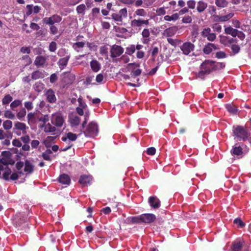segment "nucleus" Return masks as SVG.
<instances>
[{
	"instance_id": "obj_58",
	"label": "nucleus",
	"mask_w": 251,
	"mask_h": 251,
	"mask_svg": "<svg viewBox=\"0 0 251 251\" xmlns=\"http://www.w3.org/2000/svg\"><path fill=\"white\" fill-rule=\"evenodd\" d=\"M187 4L188 8L190 9H194L196 5V2L193 0H189L187 1Z\"/></svg>"
},
{
	"instance_id": "obj_57",
	"label": "nucleus",
	"mask_w": 251,
	"mask_h": 251,
	"mask_svg": "<svg viewBox=\"0 0 251 251\" xmlns=\"http://www.w3.org/2000/svg\"><path fill=\"white\" fill-rule=\"evenodd\" d=\"M192 21V18L189 16H184L182 20V23L186 24L191 23Z\"/></svg>"
},
{
	"instance_id": "obj_6",
	"label": "nucleus",
	"mask_w": 251,
	"mask_h": 251,
	"mask_svg": "<svg viewBox=\"0 0 251 251\" xmlns=\"http://www.w3.org/2000/svg\"><path fill=\"white\" fill-rule=\"evenodd\" d=\"M75 79V75L70 72L63 73L61 75L62 82L65 85L72 84Z\"/></svg>"
},
{
	"instance_id": "obj_38",
	"label": "nucleus",
	"mask_w": 251,
	"mask_h": 251,
	"mask_svg": "<svg viewBox=\"0 0 251 251\" xmlns=\"http://www.w3.org/2000/svg\"><path fill=\"white\" fill-rule=\"evenodd\" d=\"M178 18H179L178 14H177V13L173 14L171 16L166 15V16H165L164 17V20L166 21H176L177 20H178Z\"/></svg>"
},
{
	"instance_id": "obj_16",
	"label": "nucleus",
	"mask_w": 251,
	"mask_h": 251,
	"mask_svg": "<svg viewBox=\"0 0 251 251\" xmlns=\"http://www.w3.org/2000/svg\"><path fill=\"white\" fill-rule=\"evenodd\" d=\"M218 47L212 43H208L206 45L203 49V51L206 54H208L211 53L213 50H218Z\"/></svg>"
},
{
	"instance_id": "obj_55",
	"label": "nucleus",
	"mask_w": 251,
	"mask_h": 251,
	"mask_svg": "<svg viewBox=\"0 0 251 251\" xmlns=\"http://www.w3.org/2000/svg\"><path fill=\"white\" fill-rule=\"evenodd\" d=\"M234 223L237 224L239 227L242 228L244 226V223L241 220L240 218H237L234 220Z\"/></svg>"
},
{
	"instance_id": "obj_62",
	"label": "nucleus",
	"mask_w": 251,
	"mask_h": 251,
	"mask_svg": "<svg viewBox=\"0 0 251 251\" xmlns=\"http://www.w3.org/2000/svg\"><path fill=\"white\" fill-rule=\"evenodd\" d=\"M156 150L153 147H151L147 149V153L150 155H153L155 153Z\"/></svg>"
},
{
	"instance_id": "obj_47",
	"label": "nucleus",
	"mask_w": 251,
	"mask_h": 251,
	"mask_svg": "<svg viewBox=\"0 0 251 251\" xmlns=\"http://www.w3.org/2000/svg\"><path fill=\"white\" fill-rule=\"evenodd\" d=\"M135 51V46L131 45L126 48V53L131 55Z\"/></svg>"
},
{
	"instance_id": "obj_1",
	"label": "nucleus",
	"mask_w": 251,
	"mask_h": 251,
	"mask_svg": "<svg viewBox=\"0 0 251 251\" xmlns=\"http://www.w3.org/2000/svg\"><path fill=\"white\" fill-rule=\"evenodd\" d=\"M232 132L234 139L239 141L246 140L250 135L248 130L240 126H234L232 127Z\"/></svg>"
},
{
	"instance_id": "obj_51",
	"label": "nucleus",
	"mask_w": 251,
	"mask_h": 251,
	"mask_svg": "<svg viewBox=\"0 0 251 251\" xmlns=\"http://www.w3.org/2000/svg\"><path fill=\"white\" fill-rule=\"evenodd\" d=\"M226 56L227 55L226 54V53L223 51H218L215 54V57L219 59L225 58L226 57Z\"/></svg>"
},
{
	"instance_id": "obj_33",
	"label": "nucleus",
	"mask_w": 251,
	"mask_h": 251,
	"mask_svg": "<svg viewBox=\"0 0 251 251\" xmlns=\"http://www.w3.org/2000/svg\"><path fill=\"white\" fill-rule=\"evenodd\" d=\"M226 107L227 111L232 114H236L238 111L237 107L233 104H226Z\"/></svg>"
},
{
	"instance_id": "obj_50",
	"label": "nucleus",
	"mask_w": 251,
	"mask_h": 251,
	"mask_svg": "<svg viewBox=\"0 0 251 251\" xmlns=\"http://www.w3.org/2000/svg\"><path fill=\"white\" fill-rule=\"evenodd\" d=\"M231 49L233 54H235L240 51V47L237 44H232L231 46Z\"/></svg>"
},
{
	"instance_id": "obj_60",
	"label": "nucleus",
	"mask_w": 251,
	"mask_h": 251,
	"mask_svg": "<svg viewBox=\"0 0 251 251\" xmlns=\"http://www.w3.org/2000/svg\"><path fill=\"white\" fill-rule=\"evenodd\" d=\"M156 13L159 16L165 15L166 13L165 9L164 7L159 8L156 10Z\"/></svg>"
},
{
	"instance_id": "obj_26",
	"label": "nucleus",
	"mask_w": 251,
	"mask_h": 251,
	"mask_svg": "<svg viewBox=\"0 0 251 251\" xmlns=\"http://www.w3.org/2000/svg\"><path fill=\"white\" fill-rule=\"evenodd\" d=\"M177 28L176 26H173L167 28L164 31V35L167 37L174 36L176 33Z\"/></svg>"
},
{
	"instance_id": "obj_49",
	"label": "nucleus",
	"mask_w": 251,
	"mask_h": 251,
	"mask_svg": "<svg viewBox=\"0 0 251 251\" xmlns=\"http://www.w3.org/2000/svg\"><path fill=\"white\" fill-rule=\"evenodd\" d=\"M44 88V84L41 82H37L34 86V89L38 92H40Z\"/></svg>"
},
{
	"instance_id": "obj_42",
	"label": "nucleus",
	"mask_w": 251,
	"mask_h": 251,
	"mask_svg": "<svg viewBox=\"0 0 251 251\" xmlns=\"http://www.w3.org/2000/svg\"><path fill=\"white\" fill-rule=\"evenodd\" d=\"M134 15L144 17L147 15V13L144 9H138L135 11Z\"/></svg>"
},
{
	"instance_id": "obj_17",
	"label": "nucleus",
	"mask_w": 251,
	"mask_h": 251,
	"mask_svg": "<svg viewBox=\"0 0 251 251\" xmlns=\"http://www.w3.org/2000/svg\"><path fill=\"white\" fill-rule=\"evenodd\" d=\"M27 129H28V127L24 123L16 122L14 124V130H20L22 131L23 133L25 134L26 132V130Z\"/></svg>"
},
{
	"instance_id": "obj_35",
	"label": "nucleus",
	"mask_w": 251,
	"mask_h": 251,
	"mask_svg": "<svg viewBox=\"0 0 251 251\" xmlns=\"http://www.w3.org/2000/svg\"><path fill=\"white\" fill-rule=\"evenodd\" d=\"M237 29L233 28L229 26L225 29V32L226 34H230L233 37H236L237 33Z\"/></svg>"
},
{
	"instance_id": "obj_59",
	"label": "nucleus",
	"mask_w": 251,
	"mask_h": 251,
	"mask_svg": "<svg viewBox=\"0 0 251 251\" xmlns=\"http://www.w3.org/2000/svg\"><path fill=\"white\" fill-rule=\"evenodd\" d=\"M108 52V49L106 46H102L100 48V53L101 55H104L107 54Z\"/></svg>"
},
{
	"instance_id": "obj_10",
	"label": "nucleus",
	"mask_w": 251,
	"mask_h": 251,
	"mask_svg": "<svg viewBox=\"0 0 251 251\" xmlns=\"http://www.w3.org/2000/svg\"><path fill=\"white\" fill-rule=\"evenodd\" d=\"M130 24L133 27H140L143 25H149V20H145L141 18L135 19L131 21Z\"/></svg>"
},
{
	"instance_id": "obj_45",
	"label": "nucleus",
	"mask_w": 251,
	"mask_h": 251,
	"mask_svg": "<svg viewBox=\"0 0 251 251\" xmlns=\"http://www.w3.org/2000/svg\"><path fill=\"white\" fill-rule=\"evenodd\" d=\"M85 9L86 6L84 4H81L78 5L76 9L78 14H81L82 15L84 14Z\"/></svg>"
},
{
	"instance_id": "obj_29",
	"label": "nucleus",
	"mask_w": 251,
	"mask_h": 251,
	"mask_svg": "<svg viewBox=\"0 0 251 251\" xmlns=\"http://www.w3.org/2000/svg\"><path fill=\"white\" fill-rule=\"evenodd\" d=\"M90 66L94 72H98L101 67L100 63L96 60H93L91 61Z\"/></svg>"
},
{
	"instance_id": "obj_25",
	"label": "nucleus",
	"mask_w": 251,
	"mask_h": 251,
	"mask_svg": "<svg viewBox=\"0 0 251 251\" xmlns=\"http://www.w3.org/2000/svg\"><path fill=\"white\" fill-rule=\"evenodd\" d=\"M13 134L9 131H4L3 129H0V140H3L5 138H12Z\"/></svg>"
},
{
	"instance_id": "obj_27",
	"label": "nucleus",
	"mask_w": 251,
	"mask_h": 251,
	"mask_svg": "<svg viewBox=\"0 0 251 251\" xmlns=\"http://www.w3.org/2000/svg\"><path fill=\"white\" fill-rule=\"evenodd\" d=\"M45 77L44 71L37 70L33 72L31 74V78L34 80H36L39 78H43Z\"/></svg>"
},
{
	"instance_id": "obj_9",
	"label": "nucleus",
	"mask_w": 251,
	"mask_h": 251,
	"mask_svg": "<svg viewBox=\"0 0 251 251\" xmlns=\"http://www.w3.org/2000/svg\"><path fill=\"white\" fill-rule=\"evenodd\" d=\"M234 13L230 12L228 14L224 16H219L214 14L212 15L213 21L215 22H224L228 21L234 16Z\"/></svg>"
},
{
	"instance_id": "obj_34",
	"label": "nucleus",
	"mask_w": 251,
	"mask_h": 251,
	"mask_svg": "<svg viewBox=\"0 0 251 251\" xmlns=\"http://www.w3.org/2000/svg\"><path fill=\"white\" fill-rule=\"evenodd\" d=\"M70 123L72 126H78L80 122V119L77 116H72L70 118Z\"/></svg>"
},
{
	"instance_id": "obj_23",
	"label": "nucleus",
	"mask_w": 251,
	"mask_h": 251,
	"mask_svg": "<svg viewBox=\"0 0 251 251\" xmlns=\"http://www.w3.org/2000/svg\"><path fill=\"white\" fill-rule=\"evenodd\" d=\"M85 43L84 42H77L73 44L72 48L77 52L82 51V49L84 48Z\"/></svg>"
},
{
	"instance_id": "obj_43",
	"label": "nucleus",
	"mask_w": 251,
	"mask_h": 251,
	"mask_svg": "<svg viewBox=\"0 0 251 251\" xmlns=\"http://www.w3.org/2000/svg\"><path fill=\"white\" fill-rule=\"evenodd\" d=\"M26 114V111L25 108L23 107L17 113V117L18 119L21 120L24 118Z\"/></svg>"
},
{
	"instance_id": "obj_20",
	"label": "nucleus",
	"mask_w": 251,
	"mask_h": 251,
	"mask_svg": "<svg viewBox=\"0 0 251 251\" xmlns=\"http://www.w3.org/2000/svg\"><path fill=\"white\" fill-rule=\"evenodd\" d=\"M46 62V59L42 56H37L34 60V63L35 65L38 67H43Z\"/></svg>"
},
{
	"instance_id": "obj_13",
	"label": "nucleus",
	"mask_w": 251,
	"mask_h": 251,
	"mask_svg": "<svg viewBox=\"0 0 251 251\" xmlns=\"http://www.w3.org/2000/svg\"><path fill=\"white\" fill-rule=\"evenodd\" d=\"M201 35L203 37H206L209 41H214L216 37L215 34L211 32V29L209 27L204 28Z\"/></svg>"
},
{
	"instance_id": "obj_37",
	"label": "nucleus",
	"mask_w": 251,
	"mask_h": 251,
	"mask_svg": "<svg viewBox=\"0 0 251 251\" xmlns=\"http://www.w3.org/2000/svg\"><path fill=\"white\" fill-rule=\"evenodd\" d=\"M215 4L220 8L226 7L228 5V1L226 0H215Z\"/></svg>"
},
{
	"instance_id": "obj_64",
	"label": "nucleus",
	"mask_w": 251,
	"mask_h": 251,
	"mask_svg": "<svg viewBox=\"0 0 251 251\" xmlns=\"http://www.w3.org/2000/svg\"><path fill=\"white\" fill-rule=\"evenodd\" d=\"M12 144L15 147H20L22 146V143L19 139H14L12 141Z\"/></svg>"
},
{
	"instance_id": "obj_24",
	"label": "nucleus",
	"mask_w": 251,
	"mask_h": 251,
	"mask_svg": "<svg viewBox=\"0 0 251 251\" xmlns=\"http://www.w3.org/2000/svg\"><path fill=\"white\" fill-rule=\"evenodd\" d=\"M58 181L62 184L68 185L71 182V179L68 175L62 174L59 176Z\"/></svg>"
},
{
	"instance_id": "obj_19",
	"label": "nucleus",
	"mask_w": 251,
	"mask_h": 251,
	"mask_svg": "<svg viewBox=\"0 0 251 251\" xmlns=\"http://www.w3.org/2000/svg\"><path fill=\"white\" fill-rule=\"evenodd\" d=\"M142 36L143 37L142 43L144 44H148L149 41V37L150 36V29L148 28H144L142 32Z\"/></svg>"
},
{
	"instance_id": "obj_52",
	"label": "nucleus",
	"mask_w": 251,
	"mask_h": 251,
	"mask_svg": "<svg viewBox=\"0 0 251 251\" xmlns=\"http://www.w3.org/2000/svg\"><path fill=\"white\" fill-rule=\"evenodd\" d=\"M24 105L25 109H26L28 111L31 110L33 108V105L31 101H25L24 102Z\"/></svg>"
},
{
	"instance_id": "obj_28",
	"label": "nucleus",
	"mask_w": 251,
	"mask_h": 251,
	"mask_svg": "<svg viewBox=\"0 0 251 251\" xmlns=\"http://www.w3.org/2000/svg\"><path fill=\"white\" fill-rule=\"evenodd\" d=\"M242 244L240 241H236L232 243L231 249L229 251H242Z\"/></svg>"
},
{
	"instance_id": "obj_21",
	"label": "nucleus",
	"mask_w": 251,
	"mask_h": 251,
	"mask_svg": "<svg viewBox=\"0 0 251 251\" xmlns=\"http://www.w3.org/2000/svg\"><path fill=\"white\" fill-rule=\"evenodd\" d=\"M34 166L28 160L25 162L24 171L28 174H31L34 171Z\"/></svg>"
},
{
	"instance_id": "obj_3",
	"label": "nucleus",
	"mask_w": 251,
	"mask_h": 251,
	"mask_svg": "<svg viewBox=\"0 0 251 251\" xmlns=\"http://www.w3.org/2000/svg\"><path fill=\"white\" fill-rule=\"evenodd\" d=\"M77 137V135L72 132H68L65 135V136H63L61 138L62 140L64 142H66L68 145V146L64 148L63 151H66L70 149L73 146V144L71 143V142L75 141Z\"/></svg>"
},
{
	"instance_id": "obj_18",
	"label": "nucleus",
	"mask_w": 251,
	"mask_h": 251,
	"mask_svg": "<svg viewBox=\"0 0 251 251\" xmlns=\"http://www.w3.org/2000/svg\"><path fill=\"white\" fill-rule=\"evenodd\" d=\"M92 178L89 176L82 175L80 177L79 182L82 185V186H87L90 184Z\"/></svg>"
},
{
	"instance_id": "obj_40",
	"label": "nucleus",
	"mask_w": 251,
	"mask_h": 251,
	"mask_svg": "<svg viewBox=\"0 0 251 251\" xmlns=\"http://www.w3.org/2000/svg\"><path fill=\"white\" fill-rule=\"evenodd\" d=\"M51 153V150H50V149H48L42 153V157L46 160L50 161L51 159L50 155Z\"/></svg>"
},
{
	"instance_id": "obj_22",
	"label": "nucleus",
	"mask_w": 251,
	"mask_h": 251,
	"mask_svg": "<svg viewBox=\"0 0 251 251\" xmlns=\"http://www.w3.org/2000/svg\"><path fill=\"white\" fill-rule=\"evenodd\" d=\"M70 58V55H67L65 57L59 59L58 62V65L60 69H63L67 65L69 60Z\"/></svg>"
},
{
	"instance_id": "obj_56",
	"label": "nucleus",
	"mask_w": 251,
	"mask_h": 251,
	"mask_svg": "<svg viewBox=\"0 0 251 251\" xmlns=\"http://www.w3.org/2000/svg\"><path fill=\"white\" fill-rule=\"evenodd\" d=\"M56 48H57L56 43L54 41L51 42L50 43V46H49L50 51L51 52H54L56 50Z\"/></svg>"
},
{
	"instance_id": "obj_2",
	"label": "nucleus",
	"mask_w": 251,
	"mask_h": 251,
	"mask_svg": "<svg viewBox=\"0 0 251 251\" xmlns=\"http://www.w3.org/2000/svg\"><path fill=\"white\" fill-rule=\"evenodd\" d=\"M201 70L199 72L198 76L203 78L205 75L209 74L214 70V61L207 60L203 62L201 66Z\"/></svg>"
},
{
	"instance_id": "obj_14",
	"label": "nucleus",
	"mask_w": 251,
	"mask_h": 251,
	"mask_svg": "<svg viewBox=\"0 0 251 251\" xmlns=\"http://www.w3.org/2000/svg\"><path fill=\"white\" fill-rule=\"evenodd\" d=\"M156 219V216L153 214H143L140 215V219L143 223L149 224L153 222Z\"/></svg>"
},
{
	"instance_id": "obj_32",
	"label": "nucleus",
	"mask_w": 251,
	"mask_h": 251,
	"mask_svg": "<svg viewBox=\"0 0 251 251\" xmlns=\"http://www.w3.org/2000/svg\"><path fill=\"white\" fill-rule=\"evenodd\" d=\"M231 152L233 155H241L243 154V149L240 146L235 145L231 151Z\"/></svg>"
},
{
	"instance_id": "obj_41",
	"label": "nucleus",
	"mask_w": 251,
	"mask_h": 251,
	"mask_svg": "<svg viewBox=\"0 0 251 251\" xmlns=\"http://www.w3.org/2000/svg\"><path fill=\"white\" fill-rule=\"evenodd\" d=\"M3 174V178L5 180H8L9 179V175L11 173V170L8 167H6L4 168Z\"/></svg>"
},
{
	"instance_id": "obj_12",
	"label": "nucleus",
	"mask_w": 251,
	"mask_h": 251,
	"mask_svg": "<svg viewBox=\"0 0 251 251\" xmlns=\"http://www.w3.org/2000/svg\"><path fill=\"white\" fill-rule=\"evenodd\" d=\"M45 95L46 97L47 101L50 103H55L56 101V98L54 91L51 89H49L45 91Z\"/></svg>"
},
{
	"instance_id": "obj_54",
	"label": "nucleus",
	"mask_w": 251,
	"mask_h": 251,
	"mask_svg": "<svg viewBox=\"0 0 251 251\" xmlns=\"http://www.w3.org/2000/svg\"><path fill=\"white\" fill-rule=\"evenodd\" d=\"M111 16L112 19L115 21L122 22L123 20V18L121 17L119 14L113 13Z\"/></svg>"
},
{
	"instance_id": "obj_30",
	"label": "nucleus",
	"mask_w": 251,
	"mask_h": 251,
	"mask_svg": "<svg viewBox=\"0 0 251 251\" xmlns=\"http://www.w3.org/2000/svg\"><path fill=\"white\" fill-rule=\"evenodd\" d=\"M207 7V3L202 0L199 1L197 3V10L199 13L204 11Z\"/></svg>"
},
{
	"instance_id": "obj_31",
	"label": "nucleus",
	"mask_w": 251,
	"mask_h": 251,
	"mask_svg": "<svg viewBox=\"0 0 251 251\" xmlns=\"http://www.w3.org/2000/svg\"><path fill=\"white\" fill-rule=\"evenodd\" d=\"M42 127H44V131L46 133H53L56 131V127L50 123L44 124Z\"/></svg>"
},
{
	"instance_id": "obj_15",
	"label": "nucleus",
	"mask_w": 251,
	"mask_h": 251,
	"mask_svg": "<svg viewBox=\"0 0 251 251\" xmlns=\"http://www.w3.org/2000/svg\"><path fill=\"white\" fill-rule=\"evenodd\" d=\"M149 202L151 206L154 209H157L160 206V201L156 196L150 197L149 198Z\"/></svg>"
},
{
	"instance_id": "obj_48",
	"label": "nucleus",
	"mask_w": 251,
	"mask_h": 251,
	"mask_svg": "<svg viewBox=\"0 0 251 251\" xmlns=\"http://www.w3.org/2000/svg\"><path fill=\"white\" fill-rule=\"evenodd\" d=\"M4 117L7 119H14L15 115L10 110L5 111L4 114Z\"/></svg>"
},
{
	"instance_id": "obj_5",
	"label": "nucleus",
	"mask_w": 251,
	"mask_h": 251,
	"mask_svg": "<svg viewBox=\"0 0 251 251\" xmlns=\"http://www.w3.org/2000/svg\"><path fill=\"white\" fill-rule=\"evenodd\" d=\"M65 120L62 114L60 113L52 114L51 117L52 124L57 127H61L64 123Z\"/></svg>"
},
{
	"instance_id": "obj_53",
	"label": "nucleus",
	"mask_w": 251,
	"mask_h": 251,
	"mask_svg": "<svg viewBox=\"0 0 251 251\" xmlns=\"http://www.w3.org/2000/svg\"><path fill=\"white\" fill-rule=\"evenodd\" d=\"M225 63L223 62H218L215 63L214 62V70L221 69L225 68Z\"/></svg>"
},
{
	"instance_id": "obj_36",
	"label": "nucleus",
	"mask_w": 251,
	"mask_h": 251,
	"mask_svg": "<svg viewBox=\"0 0 251 251\" xmlns=\"http://www.w3.org/2000/svg\"><path fill=\"white\" fill-rule=\"evenodd\" d=\"M27 119L28 123L30 124H35L36 122V119L35 117V113L34 112H30L27 114Z\"/></svg>"
},
{
	"instance_id": "obj_39",
	"label": "nucleus",
	"mask_w": 251,
	"mask_h": 251,
	"mask_svg": "<svg viewBox=\"0 0 251 251\" xmlns=\"http://www.w3.org/2000/svg\"><path fill=\"white\" fill-rule=\"evenodd\" d=\"M2 126L3 128L6 130L8 131L10 130L12 127V122L10 120H7L3 123Z\"/></svg>"
},
{
	"instance_id": "obj_7",
	"label": "nucleus",
	"mask_w": 251,
	"mask_h": 251,
	"mask_svg": "<svg viewBox=\"0 0 251 251\" xmlns=\"http://www.w3.org/2000/svg\"><path fill=\"white\" fill-rule=\"evenodd\" d=\"M124 49L120 46L114 45L110 49L111 57L112 58H115L120 56L124 52Z\"/></svg>"
},
{
	"instance_id": "obj_61",
	"label": "nucleus",
	"mask_w": 251,
	"mask_h": 251,
	"mask_svg": "<svg viewBox=\"0 0 251 251\" xmlns=\"http://www.w3.org/2000/svg\"><path fill=\"white\" fill-rule=\"evenodd\" d=\"M119 15L121 16V17L123 18L126 17L127 15V9L126 8H123L120 10Z\"/></svg>"
},
{
	"instance_id": "obj_11",
	"label": "nucleus",
	"mask_w": 251,
	"mask_h": 251,
	"mask_svg": "<svg viewBox=\"0 0 251 251\" xmlns=\"http://www.w3.org/2000/svg\"><path fill=\"white\" fill-rule=\"evenodd\" d=\"M195 46L191 42H185L181 46L180 49L185 55H188L194 49Z\"/></svg>"
},
{
	"instance_id": "obj_63",
	"label": "nucleus",
	"mask_w": 251,
	"mask_h": 251,
	"mask_svg": "<svg viewBox=\"0 0 251 251\" xmlns=\"http://www.w3.org/2000/svg\"><path fill=\"white\" fill-rule=\"evenodd\" d=\"M58 79V77L56 74H52L50 76V82L51 83H55Z\"/></svg>"
},
{
	"instance_id": "obj_44",
	"label": "nucleus",
	"mask_w": 251,
	"mask_h": 251,
	"mask_svg": "<svg viewBox=\"0 0 251 251\" xmlns=\"http://www.w3.org/2000/svg\"><path fill=\"white\" fill-rule=\"evenodd\" d=\"M22 101L20 100H15L12 101L10 104V107L12 110H14V108L17 107L22 105Z\"/></svg>"
},
{
	"instance_id": "obj_4",
	"label": "nucleus",
	"mask_w": 251,
	"mask_h": 251,
	"mask_svg": "<svg viewBox=\"0 0 251 251\" xmlns=\"http://www.w3.org/2000/svg\"><path fill=\"white\" fill-rule=\"evenodd\" d=\"M98 131L97 125L93 122L89 124L86 129L83 131L86 136H94L97 135Z\"/></svg>"
},
{
	"instance_id": "obj_46",
	"label": "nucleus",
	"mask_w": 251,
	"mask_h": 251,
	"mask_svg": "<svg viewBox=\"0 0 251 251\" xmlns=\"http://www.w3.org/2000/svg\"><path fill=\"white\" fill-rule=\"evenodd\" d=\"M13 100L12 97L9 94L6 95L2 100L3 104H7Z\"/></svg>"
},
{
	"instance_id": "obj_8",
	"label": "nucleus",
	"mask_w": 251,
	"mask_h": 251,
	"mask_svg": "<svg viewBox=\"0 0 251 251\" xmlns=\"http://www.w3.org/2000/svg\"><path fill=\"white\" fill-rule=\"evenodd\" d=\"M62 20L60 16L57 15H53L50 17H46L43 19V23L50 25L55 23H59Z\"/></svg>"
}]
</instances>
